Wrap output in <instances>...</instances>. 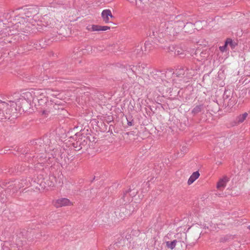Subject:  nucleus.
<instances>
[{
	"label": "nucleus",
	"mask_w": 250,
	"mask_h": 250,
	"mask_svg": "<svg viewBox=\"0 0 250 250\" xmlns=\"http://www.w3.org/2000/svg\"><path fill=\"white\" fill-rule=\"evenodd\" d=\"M181 27L175 21L164 19L161 22L158 30H152V36L158 38L160 43H164L169 39V36H174L179 33Z\"/></svg>",
	"instance_id": "f257e3e1"
},
{
	"label": "nucleus",
	"mask_w": 250,
	"mask_h": 250,
	"mask_svg": "<svg viewBox=\"0 0 250 250\" xmlns=\"http://www.w3.org/2000/svg\"><path fill=\"white\" fill-rule=\"evenodd\" d=\"M233 91L230 89L225 90L223 99L225 104H227L228 106H232L235 104V100L232 99Z\"/></svg>",
	"instance_id": "f03ea898"
},
{
	"label": "nucleus",
	"mask_w": 250,
	"mask_h": 250,
	"mask_svg": "<svg viewBox=\"0 0 250 250\" xmlns=\"http://www.w3.org/2000/svg\"><path fill=\"white\" fill-rule=\"evenodd\" d=\"M46 106L47 108L45 110L42 111V114L48 115V113L54 112L55 110H59L60 109V104H57L54 101L51 100L47 103ZM61 109H62V108H61Z\"/></svg>",
	"instance_id": "7ed1b4c3"
},
{
	"label": "nucleus",
	"mask_w": 250,
	"mask_h": 250,
	"mask_svg": "<svg viewBox=\"0 0 250 250\" xmlns=\"http://www.w3.org/2000/svg\"><path fill=\"white\" fill-rule=\"evenodd\" d=\"M175 238L178 246H180L181 248H186L187 234L185 232L177 233L175 236Z\"/></svg>",
	"instance_id": "20e7f679"
},
{
	"label": "nucleus",
	"mask_w": 250,
	"mask_h": 250,
	"mask_svg": "<svg viewBox=\"0 0 250 250\" xmlns=\"http://www.w3.org/2000/svg\"><path fill=\"white\" fill-rule=\"evenodd\" d=\"M29 94L33 97V101H40L46 96V92L42 89L35 90Z\"/></svg>",
	"instance_id": "39448f33"
},
{
	"label": "nucleus",
	"mask_w": 250,
	"mask_h": 250,
	"mask_svg": "<svg viewBox=\"0 0 250 250\" xmlns=\"http://www.w3.org/2000/svg\"><path fill=\"white\" fill-rule=\"evenodd\" d=\"M248 116V113L245 112L242 114H240L237 116L235 119L231 121L230 123L231 126H234L238 125L242 123Z\"/></svg>",
	"instance_id": "423d86ee"
},
{
	"label": "nucleus",
	"mask_w": 250,
	"mask_h": 250,
	"mask_svg": "<svg viewBox=\"0 0 250 250\" xmlns=\"http://www.w3.org/2000/svg\"><path fill=\"white\" fill-rule=\"evenodd\" d=\"M110 29L109 26H101L99 25H89L86 27V29L89 31H106Z\"/></svg>",
	"instance_id": "0eeeda50"
},
{
	"label": "nucleus",
	"mask_w": 250,
	"mask_h": 250,
	"mask_svg": "<svg viewBox=\"0 0 250 250\" xmlns=\"http://www.w3.org/2000/svg\"><path fill=\"white\" fill-rule=\"evenodd\" d=\"M73 205L70 200L67 198H61L57 200L55 204L57 208L62 207V206H71Z\"/></svg>",
	"instance_id": "6e6552de"
},
{
	"label": "nucleus",
	"mask_w": 250,
	"mask_h": 250,
	"mask_svg": "<svg viewBox=\"0 0 250 250\" xmlns=\"http://www.w3.org/2000/svg\"><path fill=\"white\" fill-rule=\"evenodd\" d=\"M102 17L105 23H108L109 21V17L113 18L111 12L109 9H105L103 11L102 13Z\"/></svg>",
	"instance_id": "1a4fd4ad"
},
{
	"label": "nucleus",
	"mask_w": 250,
	"mask_h": 250,
	"mask_svg": "<svg viewBox=\"0 0 250 250\" xmlns=\"http://www.w3.org/2000/svg\"><path fill=\"white\" fill-rule=\"evenodd\" d=\"M24 14L26 17H31L38 13L37 8L30 7L24 9Z\"/></svg>",
	"instance_id": "9d476101"
},
{
	"label": "nucleus",
	"mask_w": 250,
	"mask_h": 250,
	"mask_svg": "<svg viewBox=\"0 0 250 250\" xmlns=\"http://www.w3.org/2000/svg\"><path fill=\"white\" fill-rule=\"evenodd\" d=\"M229 180V178L227 176H224L222 178H221L217 184L216 187L217 189H221L222 188H224Z\"/></svg>",
	"instance_id": "9b49d317"
},
{
	"label": "nucleus",
	"mask_w": 250,
	"mask_h": 250,
	"mask_svg": "<svg viewBox=\"0 0 250 250\" xmlns=\"http://www.w3.org/2000/svg\"><path fill=\"white\" fill-rule=\"evenodd\" d=\"M131 190L130 188L128 189V190H126L123 192V196L122 197V199L123 200L124 202L125 203V204L126 203L129 202L130 201V196L132 195L129 194V193L131 192Z\"/></svg>",
	"instance_id": "f8f14e48"
},
{
	"label": "nucleus",
	"mask_w": 250,
	"mask_h": 250,
	"mask_svg": "<svg viewBox=\"0 0 250 250\" xmlns=\"http://www.w3.org/2000/svg\"><path fill=\"white\" fill-rule=\"evenodd\" d=\"M200 176V173L198 171L194 172L192 175L190 176L188 181V185L192 184Z\"/></svg>",
	"instance_id": "ddd939ff"
},
{
	"label": "nucleus",
	"mask_w": 250,
	"mask_h": 250,
	"mask_svg": "<svg viewBox=\"0 0 250 250\" xmlns=\"http://www.w3.org/2000/svg\"><path fill=\"white\" fill-rule=\"evenodd\" d=\"M143 53V51L142 50V46H140L139 45H138L136 47L135 49L134 50L133 53H132V56L138 57L141 56L142 55Z\"/></svg>",
	"instance_id": "4468645a"
},
{
	"label": "nucleus",
	"mask_w": 250,
	"mask_h": 250,
	"mask_svg": "<svg viewBox=\"0 0 250 250\" xmlns=\"http://www.w3.org/2000/svg\"><path fill=\"white\" fill-rule=\"evenodd\" d=\"M203 109L204 105L203 104L197 105L192 110L191 113L193 116H195L198 113L201 112Z\"/></svg>",
	"instance_id": "2eb2a0df"
},
{
	"label": "nucleus",
	"mask_w": 250,
	"mask_h": 250,
	"mask_svg": "<svg viewBox=\"0 0 250 250\" xmlns=\"http://www.w3.org/2000/svg\"><path fill=\"white\" fill-rule=\"evenodd\" d=\"M121 212H120V216L122 219H124L125 217L129 215L130 212L128 210H126V208H124L121 210Z\"/></svg>",
	"instance_id": "dca6fc26"
},
{
	"label": "nucleus",
	"mask_w": 250,
	"mask_h": 250,
	"mask_svg": "<svg viewBox=\"0 0 250 250\" xmlns=\"http://www.w3.org/2000/svg\"><path fill=\"white\" fill-rule=\"evenodd\" d=\"M177 245V241L174 239L172 241H167L166 242V246L167 247L170 249L171 250H173Z\"/></svg>",
	"instance_id": "f3484780"
},
{
	"label": "nucleus",
	"mask_w": 250,
	"mask_h": 250,
	"mask_svg": "<svg viewBox=\"0 0 250 250\" xmlns=\"http://www.w3.org/2000/svg\"><path fill=\"white\" fill-rule=\"evenodd\" d=\"M153 46L151 42L149 41L146 42L145 43V51H150L152 49Z\"/></svg>",
	"instance_id": "a211bd4d"
},
{
	"label": "nucleus",
	"mask_w": 250,
	"mask_h": 250,
	"mask_svg": "<svg viewBox=\"0 0 250 250\" xmlns=\"http://www.w3.org/2000/svg\"><path fill=\"white\" fill-rule=\"evenodd\" d=\"M174 54L175 55L179 56L182 58L184 57L186 55L185 51L181 48L176 49L175 51Z\"/></svg>",
	"instance_id": "6ab92c4d"
},
{
	"label": "nucleus",
	"mask_w": 250,
	"mask_h": 250,
	"mask_svg": "<svg viewBox=\"0 0 250 250\" xmlns=\"http://www.w3.org/2000/svg\"><path fill=\"white\" fill-rule=\"evenodd\" d=\"M226 45H228V44L230 46L231 48H234V47L236 45V43L233 42L232 40L230 38H228L226 41Z\"/></svg>",
	"instance_id": "aec40b11"
},
{
	"label": "nucleus",
	"mask_w": 250,
	"mask_h": 250,
	"mask_svg": "<svg viewBox=\"0 0 250 250\" xmlns=\"http://www.w3.org/2000/svg\"><path fill=\"white\" fill-rule=\"evenodd\" d=\"M175 74L178 76L180 77L181 75L185 74V70L183 67H181L179 69H177L175 71Z\"/></svg>",
	"instance_id": "412c9836"
},
{
	"label": "nucleus",
	"mask_w": 250,
	"mask_h": 250,
	"mask_svg": "<svg viewBox=\"0 0 250 250\" xmlns=\"http://www.w3.org/2000/svg\"><path fill=\"white\" fill-rule=\"evenodd\" d=\"M43 141L45 143V147H43V148H44V151L45 152H47L48 151V148L49 147V146H50V144H49V142L50 143V141L47 138H44Z\"/></svg>",
	"instance_id": "4be33fe9"
},
{
	"label": "nucleus",
	"mask_w": 250,
	"mask_h": 250,
	"mask_svg": "<svg viewBox=\"0 0 250 250\" xmlns=\"http://www.w3.org/2000/svg\"><path fill=\"white\" fill-rule=\"evenodd\" d=\"M8 106V104L7 103H6L4 102L0 101V107L1 108H2V109H3L5 107L7 108Z\"/></svg>",
	"instance_id": "5701e85b"
},
{
	"label": "nucleus",
	"mask_w": 250,
	"mask_h": 250,
	"mask_svg": "<svg viewBox=\"0 0 250 250\" xmlns=\"http://www.w3.org/2000/svg\"><path fill=\"white\" fill-rule=\"evenodd\" d=\"M227 47V45H226V42H225V44L223 46L219 47V49L221 52H224L226 51Z\"/></svg>",
	"instance_id": "b1692460"
},
{
	"label": "nucleus",
	"mask_w": 250,
	"mask_h": 250,
	"mask_svg": "<svg viewBox=\"0 0 250 250\" xmlns=\"http://www.w3.org/2000/svg\"><path fill=\"white\" fill-rule=\"evenodd\" d=\"M137 66V71L138 72V73H140L143 70V69L145 68V66H143L142 65H140V64H139Z\"/></svg>",
	"instance_id": "393cba45"
},
{
	"label": "nucleus",
	"mask_w": 250,
	"mask_h": 250,
	"mask_svg": "<svg viewBox=\"0 0 250 250\" xmlns=\"http://www.w3.org/2000/svg\"><path fill=\"white\" fill-rule=\"evenodd\" d=\"M129 67H130V69L132 70V71L134 73H136V72L137 71V66H133L132 67H131V66H129Z\"/></svg>",
	"instance_id": "a878e982"
},
{
	"label": "nucleus",
	"mask_w": 250,
	"mask_h": 250,
	"mask_svg": "<svg viewBox=\"0 0 250 250\" xmlns=\"http://www.w3.org/2000/svg\"><path fill=\"white\" fill-rule=\"evenodd\" d=\"M127 125L129 126H132L134 125V122H133V119L129 120L127 118Z\"/></svg>",
	"instance_id": "bb28decb"
},
{
	"label": "nucleus",
	"mask_w": 250,
	"mask_h": 250,
	"mask_svg": "<svg viewBox=\"0 0 250 250\" xmlns=\"http://www.w3.org/2000/svg\"><path fill=\"white\" fill-rule=\"evenodd\" d=\"M6 115H4V117H5V119H9L10 118V116H8V115H10V109H7L6 110Z\"/></svg>",
	"instance_id": "cd10ccee"
},
{
	"label": "nucleus",
	"mask_w": 250,
	"mask_h": 250,
	"mask_svg": "<svg viewBox=\"0 0 250 250\" xmlns=\"http://www.w3.org/2000/svg\"><path fill=\"white\" fill-rule=\"evenodd\" d=\"M33 158H35L36 159H41L42 157H43V156H40V154H37L36 156H33Z\"/></svg>",
	"instance_id": "c85d7f7f"
},
{
	"label": "nucleus",
	"mask_w": 250,
	"mask_h": 250,
	"mask_svg": "<svg viewBox=\"0 0 250 250\" xmlns=\"http://www.w3.org/2000/svg\"><path fill=\"white\" fill-rule=\"evenodd\" d=\"M86 48V50H87L88 51L87 53H89V52L92 51V48L90 46H87Z\"/></svg>",
	"instance_id": "c756f323"
},
{
	"label": "nucleus",
	"mask_w": 250,
	"mask_h": 250,
	"mask_svg": "<svg viewBox=\"0 0 250 250\" xmlns=\"http://www.w3.org/2000/svg\"><path fill=\"white\" fill-rule=\"evenodd\" d=\"M187 147H184V146L182 147V151L186 152L187 151Z\"/></svg>",
	"instance_id": "7c9ffc66"
},
{
	"label": "nucleus",
	"mask_w": 250,
	"mask_h": 250,
	"mask_svg": "<svg viewBox=\"0 0 250 250\" xmlns=\"http://www.w3.org/2000/svg\"><path fill=\"white\" fill-rule=\"evenodd\" d=\"M36 148L37 149V152H38L39 151H43V150H41V148H40L39 150H38V149H39L37 147H36Z\"/></svg>",
	"instance_id": "2f4dec72"
},
{
	"label": "nucleus",
	"mask_w": 250,
	"mask_h": 250,
	"mask_svg": "<svg viewBox=\"0 0 250 250\" xmlns=\"http://www.w3.org/2000/svg\"><path fill=\"white\" fill-rule=\"evenodd\" d=\"M177 22L178 23V25H179V26H181V27H182V26H183V25H180L179 24H180V22H178V21H177ZM180 24H182V22H180ZM182 29V27H181V29Z\"/></svg>",
	"instance_id": "473e14b6"
},
{
	"label": "nucleus",
	"mask_w": 250,
	"mask_h": 250,
	"mask_svg": "<svg viewBox=\"0 0 250 250\" xmlns=\"http://www.w3.org/2000/svg\"><path fill=\"white\" fill-rule=\"evenodd\" d=\"M112 247H113V246H110L109 248V250H111L112 249Z\"/></svg>",
	"instance_id": "72a5a7b5"
},
{
	"label": "nucleus",
	"mask_w": 250,
	"mask_h": 250,
	"mask_svg": "<svg viewBox=\"0 0 250 250\" xmlns=\"http://www.w3.org/2000/svg\"><path fill=\"white\" fill-rule=\"evenodd\" d=\"M248 228L250 230V226H249Z\"/></svg>",
	"instance_id": "f704fd0d"
}]
</instances>
